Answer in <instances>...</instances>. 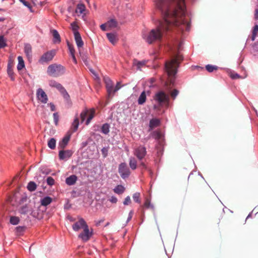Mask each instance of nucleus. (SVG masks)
Returning <instances> with one entry per match:
<instances>
[{"label": "nucleus", "instance_id": "obj_28", "mask_svg": "<svg viewBox=\"0 0 258 258\" xmlns=\"http://www.w3.org/2000/svg\"><path fill=\"white\" fill-rule=\"evenodd\" d=\"M114 192L117 194H122L125 190V188L121 185H117L113 189Z\"/></svg>", "mask_w": 258, "mask_h": 258}, {"label": "nucleus", "instance_id": "obj_55", "mask_svg": "<svg viewBox=\"0 0 258 258\" xmlns=\"http://www.w3.org/2000/svg\"><path fill=\"white\" fill-rule=\"evenodd\" d=\"M107 27H108V26L106 23L103 24L100 26V28L103 31H106L107 30Z\"/></svg>", "mask_w": 258, "mask_h": 258}, {"label": "nucleus", "instance_id": "obj_50", "mask_svg": "<svg viewBox=\"0 0 258 258\" xmlns=\"http://www.w3.org/2000/svg\"><path fill=\"white\" fill-rule=\"evenodd\" d=\"M121 88V86L119 82H117L115 88L113 89V92L112 93V96L117 91Z\"/></svg>", "mask_w": 258, "mask_h": 258}, {"label": "nucleus", "instance_id": "obj_5", "mask_svg": "<svg viewBox=\"0 0 258 258\" xmlns=\"http://www.w3.org/2000/svg\"><path fill=\"white\" fill-rule=\"evenodd\" d=\"M49 85L50 87L55 88L57 89L66 100H68L70 98V96L66 90L60 83L54 80H50L49 82Z\"/></svg>", "mask_w": 258, "mask_h": 258}, {"label": "nucleus", "instance_id": "obj_51", "mask_svg": "<svg viewBox=\"0 0 258 258\" xmlns=\"http://www.w3.org/2000/svg\"><path fill=\"white\" fill-rule=\"evenodd\" d=\"M131 203V200L129 196H127L123 201V205H128Z\"/></svg>", "mask_w": 258, "mask_h": 258}, {"label": "nucleus", "instance_id": "obj_36", "mask_svg": "<svg viewBox=\"0 0 258 258\" xmlns=\"http://www.w3.org/2000/svg\"><path fill=\"white\" fill-rule=\"evenodd\" d=\"M101 132L104 134H107L109 132V125L107 123L104 124L101 127Z\"/></svg>", "mask_w": 258, "mask_h": 258}, {"label": "nucleus", "instance_id": "obj_22", "mask_svg": "<svg viewBox=\"0 0 258 258\" xmlns=\"http://www.w3.org/2000/svg\"><path fill=\"white\" fill-rule=\"evenodd\" d=\"M107 37L109 41L113 45H114L117 41L116 35L115 34L107 33Z\"/></svg>", "mask_w": 258, "mask_h": 258}, {"label": "nucleus", "instance_id": "obj_64", "mask_svg": "<svg viewBox=\"0 0 258 258\" xmlns=\"http://www.w3.org/2000/svg\"><path fill=\"white\" fill-rule=\"evenodd\" d=\"M17 228L18 229H22V228H21V227H17Z\"/></svg>", "mask_w": 258, "mask_h": 258}, {"label": "nucleus", "instance_id": "obj_58", "mask_svg": "<svg viewBox=\"0 0 258 258\" xmlns=\"http://www.w3.org/2000/svg\"><path fill=\"white\" fill-rule=\"evenodd\" d=\"M133 215V211H131L129 213L128 217L127 220V222H128L129 221H130L131 220Z\"/></svg>", "mask_w": 258, "mask_h": 258}, {"label": "nucleus", "instance_id": "obj_25", "mask_svg": "<svg viewBox=\"0 0 258 258\" xmlns=\"http://www.w3.org/2000/svg\"><path fill=\"white\" fill-rule=\"evenodd\" d=\"M52 202V199L49 197H46L41 200L42 206H46L50 204Z\"/></svg>", "mask_w": 258, "mask_h": 258}, {"label": "nucleus", "instance_id": "obj_42", "mask_svg": "<svg viewBox=\"0 0 258 258\" xmlns=\"http://www.w3.org/2000/svg\"><path fill=\"white\" fill-rule=\"evenodd\" d=\"M133 64L134 66H137L138 70H140L144 65H145V62L142 61H138L136 60H134Z\"/></svg>", "mask_w": 258, "mask_h": 258}, {"label": "nucleus", "instance_id": "obj_6", "mask_svg": "<svg viewBox=\"0 0 258 258\" xmlns=\"http://www.w3.org/2000/svg\"><path fill=\"white\" fill-rule=\"evenodd\" d=\"M118 173L123 179L129 177L131 174V171L127 164L124 163H121L118 166Z\"/></svg>", "mask_w": 258, "mask_h": 258}, {"label": "nucleus", "instance_id": "obj_33", "mask_svg": "<svg viewBox=\"0 0 258 258\" xmlns=\"http://www.w3.org/2000/svg\"><path fill=\"white\" fill-rule=\"evenodd\" d=\"M36 184L33 181H30L27 185L28 189L30 191H34L36 189Z\"/></svg>", "mask_w": 258, "mask_h": 258}, {"label": "nucleus", "instance_id": "obj_46", "mask_svg": "<svg viewBox=\"0 0 258 258\" xmlns=\"http://www.w3.org/2000/svg\"><path fill=\"white\" fill-rule=\"evenodd\" d=\"M144 207H145L146 208H153V207L150 204V201L149 199H146V201L144 203V206H143Z\"/></svg>", "mask_w": 258, "mask_h": 258}, {"label": "nucleus", "instance_id": "obj_1", "mask_svg": "<svg viewBox=\"0 0 258 258\" xmlns=\"http://www.w3.org/2000/svg\"><path fill=\"white\" fill-rule=\"evenodd\" d=\"M156 5L161 13L163 20L160 21L156 29L151 30L144 38L148 43L160 40L162 32L170 30L173 27H177L182 31L189 30L190 24L184 18L186 7L183 0H158Z\"/></svg>", "mask_w": 258, "mask_h": 258}, {"label": "nucleus", "instance_id": "obj_2", "mask_svg": "<svg viewBox=\"0 0 258 258\" xmlns=\"http://www.w3.org/2000/svg\"><path fill=\"white\" fill-rule=\"evenodd\" d=\"M183 56L180 54L175 55L170 60L167 61L165 64V70L169 77L170 84H173L175 76L177 73L179 63L182 61Z\"/></svg>", "mask_w": 258, "mask_h": 258}, {"label": "nucleus", "instance_id": "obj_45", "mask_svg": "<svg viewBox=\"0 0 258 258\" xmlns=\"http://www.w3.org/2000/svg\"><path fill=\"white\" fill-rule=\"evenodd\" d=\"M68 46L69 48V49L70 50V53L71 55H74L75 53V50L74 48L73 45L70 43L69 42H68Z\"/></svg>", "mask_w": 258, "mask_h": 258}, {"label": "nucleus", "instance_id": "obj_63", "mask_svg": "<svg viewBox=\"0 0 258 258\" xmlns=\"http://www.w3.org/2000/svg\"><path fill=\"white\" fill-rule=\"evenodd\" d=\"M86 1V2L89 4V0H85Z\"/></svg>", "mask_w": 258, "mask_h": 258}, {"label": "nucleus", "instance_id": "obj_26", "mask_svg": "<svg viewBox=\"0 0 258 258\" xmlns=\"http://www.w3.org/2000/svg\"><path fill=\"white\" fill-rule=\"evenodd\" d=\"M18 64L17 65V69L18 71L21 70L25 67L24 61L21 56L18 57Z\"/></svg>", "mask_w": 258, "mask_h": 258}, {"label": "nucleus", "instance_id": "obj_47", "mask_svg": "<svg viewBox=\"0 0 258 258\" xmlns=\"http://www.w3.org/2000/svg\"><path fill=\"white\" fill-rule=\"evenodd\" d=\"M54 121L55 124L57 125L58 124V120H59V115L57 112L54 113L53 114Z\"/></svg>", "mask_w": 258, "mask_h": 258}, {"label": "nucleus", "instance_id": "obj_11", "mask_svg": "<svg viewBox=\"0 0 258 258\" xmlns=\"http://www.w3.org/2000/svg\"><path fill=\"white\" fill-rule=\"evenodd\" d=\"M83 229V231L81 232L78 236L83 241H87L89 240L92 235V232L89 231L88 226H86Z\"/></svg>", "mask_w": 258, "mask_h": 258}, {"label": "nucleus", "instance_id": "obj_10", "mask_svg": "<svg viewBox=\"0 0 258 258\" xmlns=\"http://www.w3.org/2000/svg\"><path fill=\"white\" fill-rule=\"evenodd\" d=\"M188 181L190 184L195 185H199L201 183L204 182L203 180L199 175H194L193 174H190L189 175L188 177Z\"/></svg>", "mask_w": 258, "mask_h": 258}, {"label": "nucleus", "instance_id": "obj_43", "mask_svg": "<svg viewBox=\"0 0 258 258\" xmlns=\"http://www.w3.org/2000/svg\"><path fill=\"white\" fill-rule=\"evenodd\" d=\"M29 212L28 207L27 206H24L21 207L20 210V213L22 214H27Z\"/></svg>", "mask_w": 258, "mask_h": 258}, {"label": "nucleus", "instance_id": "obj_40", "mask_svg": "<svg viewBox=\"0 0 258 258\" xmlns=\"http://www.w3.org/2000/svg\"><path fill=\"white\" fill-rule=\"evenodd\" d=\"M25 6L27 7L31 12H33L31 5L25 0H19Z\"/></svg>", "mask_w": 258, "mask_h": 258}, {"label": "nucleus", "instance_id": "obj_31", "mask_svg": "<svg viewBox=\"0 0 258 258\" xmlns=\"http://www.w3.org/2000/svg\"><path fill=\"white\" fill-rule=\"evenodd\" d=\"M106 23L109 28H115L117 25V22L115 19H111Z\"/></svg>", "mask_w": 258, "mask_h": 258}, {"label": "nucleus", "instance_id": "obj_23", "mask_svg": "<svg viewBox=\"0 0 258 258\" xmlns=\"http://www.w3.org/2000/svg\"><path fill=\"white\" fill-rule=\"evenodd\" d=\"M7 73L9 77L11 78L12 81H14L15 75L12 69V65L11 63H9L7 68Z\"/></svg>", "mask_w": 258, "mask_h": 258}, {"label": "nucleus", "instance_id": "obj_60", "mask_svg": "<svg viewBox=\"0 0 258 258\" xmlns=\"http://www.w3.org/2000/svg\"><path fill=\"white\" fill-rule=\"evenodd\" d=\"M254 18L256 20H258V9H256L255 10V13H254Z\"/></svg>", "mask_w": 258, "mask_h": 258}, {"label": "nucleus", "instance_id": "obj_30", "mask_svg": "<svg viewBox=\"0 0 258 258\" xmlns=\"http://www.w3.org/2000/svg\"><path fill=\"white\" fill-rule=\"evenodd\" d=\"M48 147L51 149H54L56 146V140L54 138H51L48 141Z\"/></svg>", "mask_w": 258, "mask_h": 258}, {"label": "nucleus", "instance_id": "obj_35", "mask_svg": "<svg viewBox=\"0 0 258 258\" xmlns=\"http://www.w3.org/2000/svg\"><path fill=\"white\" fill-rule=\"evenodd\" d=\"M206 69L210 73L213 72L214 71H217L218 67L216 66H213L211 64H208L206 66Z\"/></svg>", "mask_w": 258, "mask_h": 258}, {"label": "nucleus", "instance_id": "obj_57", "mask_svg": "<svg viewBox=\"0 0 258 258\" xmlns=\"http://www.w3.org/2000/svg\"><path fill=\"white\" fill-rule=\"evenodd\" d=\"M48 105L50 106V109L51 111H53L55 110V106L53 103H50Z\"/></svg>", "mask_w": 258, "mask_h": 258}, {"label": "nucleus", "instance_id": "obj_20", "mask_svg": "<svg viewBox=\"0 0 258 258\" xmlns=\"http://www.w3.org/2000/svg\"><path fill=\"white\" fill-rule=\"evenodd\" d=\"M24 51L28 58H31L32 56V47L30 44H27L25 45Z\"/></svg>", "mask_w": 258, "mask_h": 258}, {"label": "nucleus", "instance_id": "obj_49", "mask_svg": "<svg viewBox=\"0 0 258 258\" xmlns=\"http://www.w3.org/2000/svg\"><path fill=\"white\" fill-rule=\"evenodd\" d=\"M179 91L176 89H174L171 93V97L174 99L178 95Z\"/></svg>", "mask_w": 258, "mask_h": 258}, {"label": "nucleus", "instance_id": "obj_19", "mask_svg": "<svg viewBox=\"0 0 258 258\" xmlns=\"http://www.w3.org/2000/svg\"><path fill=\"white\" fill-rule=\"evenodd\" d=\"M160 124V121L157 118H153L150 121L149 127L150 130H152L153 128L158 126Z\"/></svg>", "mask_w": 258, "mask_h": 258}, {"label": "nucleus", "instance_id": "obj_18", "mask_svg": "<svg viewBox=\"0 0 258 258\" xmlns=\"http://www.w3.org/2000/svg\"><path fill=\"white\" fill-rule=\"evenodd\" d=\"M77 180V176L75 175H72L66 178V183L69 185H73L75 184Z\"/></svg>", "mask_w": 258, "mask_h": 258}, {"label": "nucleus", "instance_id": "obj_34", "mask_svg": "<svg viewBox=\"0 0 258 258\" xmlns=\"http://www.w3.org/2000/svg\"><path fill=\"white\" fill-rule=\"evenodd\" d=\"M152 137L157 140L161 139L162 138V134L160 131H155L152 134Z\"/></svg>", "mask_w": 258, "mask_h": 258}, {"label": "nucleus", "instance_id": "obj_14", "mask_svg": "<svg viewBox=\"0 0 258 258\" xmlns=\"http://www.w3.org/2000/svg\"><path fill=\"white\" fill-rule=\"evenodd\" d=\"M37 98L38 100L43 103H46L48 98L45 92L41 89L39 88L36 92Z\"/></svg>", "mask_w": 258, "mask_h": 258}, {"label": "nucleus", "instance_id": "obj_39", "mask_svg": "<svg viewBox=\"0 0 258 258\" xmlns=\"http://www.w3.org/2000/svg\"><path fill=\"white\" fill-rule=\"evenodd\" d=\"M258 32V25H255L252 30V34L251 37L252 40H254L255 37L256 36L257 33Z\"/></svg>", "mask_w": 258, "mask_h": 258}, {"label": "nucleus", "instance_id": "obj_9", "mask_svg": "<svg viewBox=\"0 0 258 258\" xmlns=\"http://www.w3.org/2000/svg\"><path fill=\"white\" fill-rule=\"evenodd\" d=\"M147 151L145 147L140 146L135 148L134 155L140 160H142L146 155Z\"/></svg>", "mask_w": 258, "mask_h": 258}, {"label": "nucleus", "instance_id": "obj_48", "mask_svg": "<svg viewBox=\"0 0 258 258\" xmlns=\"http://www.w3.org/2000/svg\"><path fill=\"white\" fill-rule=\"evenodd\" d=\"M46 181H47V184H48L49 185H52L54 183V180L51 176H49L47 177Z\"/></svg>", "mask_w": 258, "mask_h": 258}, {"label": "nucleus", "instance_id": "obj_52", "mask_svg": "<svg viewBox=\"0 0 258 258\" xmlns=\"http://www.w3.org/2000/svg\"><path fill=\"white\" fill-rule=\"evenodd\" d=\"M230 77L233 79H240L241 77L237 73H231Z\"/></svg>", "mask_w": 258, "mask_h": 258}, {"label": "nucleus", "instance_id": "obj_3", "mask_svg": "<svg viewBox=\"0 0 258 258\" xmlns=\"http://www.w3.org/2000/svg\"><path fill=\"white\" fill-rule=\"evenodd\" d=\"M65 72V68L61 64H52L47 68V74L53 77H58L63 75Z\"/></svg>", "mask_w": 258, "mask_h": 258}, {"label": "nucleus", "instance_id": "obj_12", "mask_svg": "<svg viewBox=\"0 0 258 258\" xmlns=\"http://www.w3.org/2000/svg\"><path fill=\"white\" fill-rule=\"evenodd\" d=\"M86 226H87V224L85 220L81 217H78V221L73 225L72 228L75 231H78Z\"/></svg>", "mask_w": 258, "mask_h": 258}, {"label": "nucleus", "instance_id": "obj_15", "mask_svg": "<svg viewBox=\"0 0 258 258\" xmlns=\"http://www.w3.org/2000/svg\"><path fill=\"white\" fill-rule=\"evenodd\" d=\"M72 152L70 150H61L59 152V157L60 159L63 160L71 157Z\"/></svg>", "mask_w": 258, "mask_h": 258}, {"label": "nucleus", "instance_id": "obj_62", "mask_svg": "<svg viewBox=\"0 0 258 258\" xmlns=\"http://www.w3.org/2000/svg\"><path fill=\"white\" fill-rule=\"evenodd\" d=\"M104 220L99 221L96 224L97 225H99L101 222H103Z\"/></svg>", "mask_w": 258, "mask_h": 258}, {"label": "nucleus", "instance_id": "obj_7", "mask_svg": "<svg viewBox=\"0 0 258 258\" xmlns=\"http://www.w3.org/2000/svg\"><path fill=\"white\" fill-rule=\"evenodd\" d=\"M55 55V51L52 50L44 53L40 58L38 61L41 64L48 63L51 61Z\"/></svg>", "mask_w": 258, "mask_h": 258}, {"label": "nucleus", "instance_id": "obj_56", "mask_svg": "<svg viewBox=\"0 0 258 258\" xmlns=\"http://www.w3.org/2000/svg\"><path fill=\"white\" fill-rule=\"evenodd\" d=\"M140 167H141L142 168V169H147V167L146 166V165L145 164V163L144 162H141L140 163V165H139Z\"/></svg>", "mask_w": 258, "mask_h": 258}, {"label": "nucleus", "instance_id": "obj_38", "mask_svg": "<svg viewBox=\"0 0 258 258\" xmlns=\"http://www.w3.org/2000/svg\"><path fill=\"white\" fill-rule=\"evenodd\" d=\"M134 201L138 203H141L140 194L139 192H136L133 196Z\"/></svg>", "mask_w": 258, "mask_h": 258}, {"label": "nucleus", "instance_id": "obj_59", "mask_svg": "<svg viewBox=\"0 0 258 258\" xmlns=\"http://www.w3.org/2000/svg\"><path fill=\"white\" fill-rule=\"evenodd\" d=\"M67 219L70 222H74L76 220L75 218H73V217H72L71 216H67Z\"/></svg>", "mask_w": 258, "mask_h": 258}, {"label": "nucleus", "instance_id": "obj_8", "mask_svg": "<svg viewBox=\"0 0 258 258\" xmlns=\"http://www.w3.org/2000/svg\"><path fill=\"white\" fill-rule=\"evenodd\" d=\"M95 111L94 109H91L89 110H86L82 112L81 113V119L82 122H83L87 115H88V117L87 119L86 124L87 125L89 124V123L90 122L91 120L92 119V118L94 117L95 115Z\"/></svg>", "mask_w": 258, "mask_h": 258}, {"label": "nucleus", "instance_id": "obj_16", "mask_svg": "<svg viewBox=\"0 0 258 258\" xmlns=\"http://www.w3.org/2000/svg\"><path fill=\"white\" fill-rule=\"evenodd\" d=\"M71 134L72 133L64 137H63V138L62 139V140L60 142H59V147L61 149H64L66 147V146L67 145L69 141L70 140Z\"/></svg>", "mask_w": 258, "mask_h": 258}, {"label": "nucleus", "instance_id": "obj_53", "mask_svg": "<svg viewBox=\"0 0 258 258\" xmlns=\"http://www.w3.org/2000/svg\"><path fill=\"white\" fill-rule=\"evenodd\" d=\"M109 201L112 203H116L117 202V199L116 197L112 196L109 199Z\"/></svg>", "mask_w": 258, "mask_h": 258}, {"label": "nucleus", "instance_id": "obj_32", "mask_svg": "<svg viewBox=\"0 0 258 258\" xmlns=\"http://www.w3.org/2000/svg\"><path fill=\"white\" fill-rule=\"evenodd\" d=\"M78 126H79V119L78 118V117H76L73 123H72V128H73V131H72V132H76L78 128Z\"/></svg>", "mask_w": 258, "mask_h": 258}, {"label": "nucleus", "instance_id": "obj_24", "mask_svg": "<svg viewBox=\"0 0 258 258\" xmlns=\"http://www.w3.org/2000/svg\"><path fill=\"white\" fill-rule=\"evenodd\" d=\"M51 33L54 39V42L55 43H59L61 41L60 37L57 30L54 29L52 30Z\"/></svg>", "mask_w": 258, "mask_h": 258}, {"label": "nucleus", "instance_id": "obj_37", "mask_svg": "<svg viewBox=\"0 0 258 258\" xmlns=\"http://www.w3.org/2000/svg\"><path fill=\"white\" fill-rule=\"evenodd\" d=\"M71 26V28L74 32V34H76V33H79L78 31L79 29V26L76 22L72 23Z\"/></svg>", "mask_w": 258, "mask_h": 258}, {"label": "nucleus", "instance_id": "obj_54", "mask_svg": "<svg viewBox=\"0 0 258 258\" xmlns=\"http://www.w3.org/2000/svg\"><path fill=\"white\" fill-rule=\"evenodd\" d=\"M101 151H102V154L103 155L104 157H106L107 155V150L106 148H103L102 149Z\"/></svg>", "mask_w": 258, "mask_h": 258}, {"label": "nucleus", "instance_id": "obj_29", "mask_svg": "<svg viewBox=\"0 0 258 258\" xmlns=\"http://www.w3.org/2000/svg\"><path fill=\"white\" fill-rule=\"evenodd\" d=\"M85 6L83 4H78L77 6L76 12L77 13H79L80 14H82L85 11Z\"/></svg>", "mask_w": 258, "mask_h": 258}, {"label": "nucleus", "instance_id": "obj_44", "mask_svg": "<svg viewBox=\"0 0 258 258\" xmlns=\"http://www.w3.org/2000/svg\"><path fill=\"white\" fill-rule=\"evenodd\" d=\"M6 41L3 36H0V48H2L6 46Z\"/></svg>", "mask_w": 258, "mask_h": 258}, {"label": "nucleus", "instance_id": "obj_17", "mask_svg": "<svg viewBox=\"0 0 258 258\" xmlns=\"http://www.w3.org/2000/svg\"><path fill=\"white\" fill-rule=\"evenodd\" d=\"M75 40L78 48L82 47L84 45V42L80 33H76L74 34Z\"/></svg>", "mask_w": 258, "mask_h": 258}, {"label": "nucleus", "instance_id": "obj_61", "mask_svg": "<svg viewBox=\"0 0 258 258\" xmlns=\"http://www.w3.org/2000/svg\"><path fill=\"white\" fill-rule=\"evenodd\" d=\"M72 57V58H73V61L75 63H77V59H76V58L75 57V54L74 55H71Z\"/></svg>", "mask_w": 258, "mask_h": 258}, {"label": "nucleus", "instance_id": "obj_13", "mask_svg": "<svg viewBox=\"0 0 258 258\" xmlns=\"http://www.w3.org/2000/svg\"><path fill=\"white\" fill-rule=\"evenodd\" d=\"M103 81L105 84L107 92L108 97L109 98L112 96L113 92V85L112 81L107 77H104Z\"/></svg>", "mask_w": 258, "mask_h": 258}, {"label": "nucleus", "instance_id": "obj_21", "mask_svg": "<svg viewBox=\"0 0 258 258\" xmlns=\"http://www.w3.org/2000/svg\"><path fill=\"white\" fill-rule=\"evenodd\" d=\"M129 165L132 170H135L137 168V160L133 157H131L129 159Z\"/></svg>", "mask_w": 258, "mask_h": 258}, {"label": "nucleus", "instance_id": "obj_41", "mask_svg": "<svg viewBox=\"0 0 258 258\" xmlns=\"http://www.w3.org/2000/svg\"><path fill=\"white\" fill-rule=\"evenodd\" d=\"M19 222V219L17 217H11L10 218V223L13 225H17Z\"/></svg>", "mask_w": 258, "mask_h": 258}, {"label": "nucleus", "instance_id": "obj_27", "mask_svg": "<svg viewBox=\"0 0 258 258\" xmlns=\"http://www.w3.org/2000/svg\"><path fill=\"white\" fill-rule=\"evenodd\" d=\"M146 100V94L145 91H143L141 94L140 96H139V98L138 99V104H144Z\"/></svg>", "mask_w": 258, "mask_h": 258}, {"label": "nucleus", "instance_id": "obj_4", "mask_svg": "<svg viewBox=\"0 0 258 258\" xmlns=\"http://www.w3.org/2000/svg\"><path fill=\"white\" fill-rule=\"evenodd\" d=\"M154 99L158 103L160 106L163 105L168 107L169 103V97L163 91H159L156 93L154 97Z\"/></svg>", "mask_w": 258, "mask_h": 258}]
</instances>
